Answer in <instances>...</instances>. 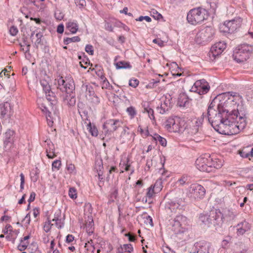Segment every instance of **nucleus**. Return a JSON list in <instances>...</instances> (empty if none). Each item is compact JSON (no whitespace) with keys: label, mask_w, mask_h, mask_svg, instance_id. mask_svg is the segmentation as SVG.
<instances>
[{"label":"nucleus","mask_w":253,"mask_h":253,"mask_svg":"<svg viewBox=\"0 0 253 253\" xmlns=\"http://www.w3.org/2000/svg\"><path fill=\"white\" fill-rule=\"evenodd\" d=\"M242 100V97L236 93L225 92L222 94V99L220 100L218 105L222 110V113L226 116L233 114L239 115L243 113L239 112L238 109L239 102Z\"/></svg>","instance_id":"1"},{"label":"nucleus","mask_w":253,"mask_h":253,"mask_svg":"<svg viewBox=\"0 0 253 253\" xmlns=\"http://www.w3.org/2000/svg\"><path fill=\"white\" fill-rule=\"evenodd\" d=\"M199 219L204 225L208 227L213 225L218 227L222 225L221 212L219 210H212L207 213H202Z\"/></svg>","instance_id":"2"},{"label":"nucleus","mask_w":253,"mask_h":253,"mask_svg":"<svg viewBox=\"0 0 253 253\" xmlns=\"http://www.w3.org/2000/svg\"><path fill=\"white\" fill-rule=\"evenodd\" d=\"M234 121L229 123V135H234L243 130L247 126V118L245 114H231Z\"/></svg>","instance_id":"3"},{"label":"nucleus","mask_w":253,"mask_h":253,"mask_svg":"<svg viewBox=\"0 0 253 253\" xmlns=\"http://www.w3.org/2000/svg\"><path fill=\"white\" fill-rule=\"evenodd\" d=\"M253 52V45L244 43L239 45L233 51V58L238 63L246 61Z\"/></svg>","instance_id":"4"},{"label":"nucleus","mask_w":253,"mask_h":253,"mask_svg":"<svg viewBox=\"0 0 253 253\" xmlns=\"http://www.w3.org/2000/svg\"><path fill=\"white\" fill-rule=\"evenodd\" d=\"M208 17L206 9L200 7L194 8L189 11L187 15L188 22L192 25L200 23Z\"/></svg>","instance_id":"5"},{"label":"nucleus","mask_w":253,"mask_h":253,"mask_svg":"<svg viewBox=\"0 0 253 253\" xmlns=\"http://www.w3.org/2000/svg\"><path fill=\"white\" fill-rule=\"evenodd\" d=\"M166 127L170 132H180L186 128V122L178 117L169 118L166 122Z\"/></svg>","instance_id":"6"},{"label":"nucleus","mask_w":253,"mask_h":253,"mask_svg":"<svg viewBox=\"0 0 253 253\" xmlns=\"http://www.w3.org/2000/svg\"><path fill=\"white\" fill-rule=\"evenodd\" d=\"M215 34V30L212 27H206L197 34L195 41L198 44L206 43L213 39Z\"/></svg>","instance_id":"7"},{"label":"nucleus","mask_w":253,"mask_h":253,"mask_svg":"<svg viewBox=\"0 0 253 253\" xmlns=\"http://www.w3.org/2000/svg\"><path fill=\"white\" fill-rule=\"evenodd\" d=\"M232 121H234V118L232 115H225L221 119L214 122L215 124L212 127L219 133L229 135V123Z\"/></svg>","instance_id":"8"},{"label":"nucleus","mask_w":253,"mask_h":253,"mask_svg":"<svg viewBox=\"0 0 253 253\" xmlns=\"http://www.w3.org/2000/svg\"><path fill=\"white\" fill-rule=\"evenodd\" d=\"M215 103L214 101H212L208 109V120L212 126L215 124L214 122L221 119L225 116V114L222 113V110L219 105L218 104L215 105Z\"/></svg>","instance_id":"9"},{"label":"nucleus","mask_w":253,"mask_h":253,"mask_svg":"<svg viewBox=\"0 0 253 253\" xmlns=\"http://www.w3.org/2000/svg\"><path fill=\"white\" fill-rule=\"evenodd\" d=\"M242 20L239 17L228 20L220 25V31L224 33H233L241 25Z\"/></svg>","instance_id":"10"},{"label":"nucleus","mask_w":253,"mask_h":253,"mask_svg":"<svg viewBox=\"0 0 253 253\" xmlns=\"http://www.w3.org/2000/svg\"><path fill=\"white\" fill-rule=\"evenodd\" d=\"M186 223V217L182 215H178L170 222L171 229L175 234L183 232Z\"/></svg>","instance_id":"11"},{"label":"nucleus","mask_w":253,"mask_h":253,"mask_svg":"<svg viewBox=\"0 0 253 253\" xmlns=\"http://www.w3.org/2000/svg\"><path fill=\"white\" fill-rule=\"evenodd\" d=\"M190 197L195 199H202L206 194V189L201 185L198 183L192 184L188 189Z\"/></svg>","instance_id":"12"},{"label":"nucleus","mask_w":253,"mask_h":253,"mask_svg":"<svg viewBox=\"0 0 253 253\" xmlns=\"http://www.w3.org/2000/svg\"><path fill=\"white\" fill-rule=\"evenodd\" d=\"M16 140V133L12 129H7L3 135V147L6 150H9L14 146Z\"/></svg>","instance_id":"13"},{"label":"nucleus","mask_w":253,"mask_h":253,"mask_svg":"<svg viewBox=\"0 0 253 253\" xmlns=\"http://www.w3.org/2000/svg\"><path fill=\"white\" fill-rule=\"evenodd\" d=\"M210 88L209 83L205 79H202L196 81L190 90L201 95L207 93Z\"/></svg>","instance_id":"14"},{"label":"nucleus","mask_w":253,"mask_h":253,"mask_svg":"<svg viewBox=\"0 0 253 253\" xmlns=\"http://www.w3.org/2000/svg\"><path fill=\"white\" fill-rule=\"evenodd\" d=\"M122 124V122L119 120L110 119L104 123L103 128L106 133H110L116 130Z\"/></svg>","instance_id":"15"},{"label":"nucleus","mask_w":253,"mask_h":253,"mask_svg":"<svg viewBox=\"0 0 253 253\" xmlns=\"http://www.w3.org/2000/svg\"><path fill=\"white\" fill-rule=\"evenodd\" d=\"M202 123V118H195L188 123V125L186 126L185 130L191 135L196 134L198 132Z\"/></svg>","instance_id":"16"},{"label":"nucleus","mask_w":253,"mask_h":253,"mask_svg":"<svg viewBox=\"0 0 253 253\" xmlns=\"http://www.w3.org/2000/svg\"><path fill=\"white\" fill-rule=\"evenodd\" d=\"M196 168L201 171L210 172L211 168L209 165V156L200 157L195 162Z\"/></svg>","instance_id":"17"},{"label":"nucleus","mask_w":253,"mask_h":253,"mask_svg":"<svg viewBox=\"0 0 253 253\" xmlns=\"http://www.w3.org/2000/svg\"><path fill=\"white\" fill-rule=\"evenodd\" d=\"M226 47V43L224 42H219L214 43L211 47L210 56L215 58L221 54Z\"/></svg>","instance_id":"18"},{"label":"nucleus","mask_w":253,"mask_h":253,"mask_svg":"<svg viewBox=\"0 0 253 253\" xmlns=\"http://www.w3.org/2000/svg\"><path fill=\"white\" fill-rule=\"evenodd\" d=\"M2 232L6 235L5 238L7 241L14 243L17 237L19 231L14 230L10 224H7L3 229Z\"/></svg>","instance_id":"19"},{"label":"nucleus","mask_w":253,"mask_h":253,"mask_svg":"<svg viewBox=\"0 0 253 253\" xmlns=\"http://www.w3.org/2000/svg\"><path fill=\"white\" fill-rule=\"evenodd\" d=\"M13 113L12 107L8 102L4 103L0 108L1 118L5 120H9L13 116Z\"/></svg>","instance_id":"20"},{"label":"nucleus","mask_w":253,"mask_h":253,"mask_svg":"<svg viewBox=\"0 0 253 253\" xmlns=\"http://www.w3.org/2000/svg\"><path fill=\"white\" fill-rule=\"evenodd\" d=\"M237 215V211L232 209H225L223 213L221 212V219L222 223L224 221L229 222L234 220Z\"/></svg>","instance_id":"21"},{"label":"nucleus","mask_w":253,"mask_h":253,"mask_svg":"<svg viewBox=\"0 0 253 253\" xmlns=\"http://www.w3.org/2000/svg\"><path fill=\"white\" fill-rule=\"evenodd\" d=\"M184 201L182 198L176 199L173 201L168 203L166 208H168L172 212L175 211L178 209H180L183 206Z\"/></svg>","instance_id":"22"},{"label":"nucleus","mask_w":253,"mask_h":253,"mask_svg":"<svg viewBox=\"0 0 253 253\" xmlns=\"http://www.w3.org/2000/svg\"><path fill=\"white\" fill-rule=\"evenodd\" d=\"M223 161L222 159L213 158L209 156V165L211 168L210 172L214 171L215 169H218L222 167Z\"/></svg>","instance_id":"23"},{"label":"nucleus","mask_w":253,"mask_h":253,"mask_svg":"<svg viewBox=\"0 0 253 253\" xmlns=\"http://www.w3.org/2000/svg\"><path fill=\"white\" fill-rule=\"evenodd\" d=\"M64 88L66 94L74 92L75 88V84L73 78L70 76L66 77L64 80Z\"/></svg>","instance_id":"24"},{"label":"nucleus","mask_w":253,"mask_h":253,"mask_svg":"<svg viewBox=\"0 0 253 253\" xmlns=\"http://www.w3.org/2000/svg\"><path fill=\"white\" fill-rule=\"evenodd\" d=\"M171 107V102L166 98L162 99V102L160 107H157L158 111L162 114L166 113Z\"/></svg>","instance_id":"25"},{"label":"nucleus","mask_w":253,"mask_h":253,"mask_svg":"<svg viewBox=\"0 0 253 253\" xmlns=\"http://www.w3.org/2000/svg\"><path fill=\"white\" fill-rule=\"evenodd\" d=\"M37 101L39 107L41 111L45 114L46 118H47V117H50L51 113L48 111V109L46 106V103H48V101L46 99H43L41 98L38 99ZM47 119L48 120V119Z\"/></svg>","instance_id":"26"},{"label":"nucleus","mask_w":253,"mask_h":253,"mask_svg":"<svg viewBox=\"0 0 253 253\" xmlns=\"http://www.w3.org/2000/svg\"><path fill=\"white\" fill-rule=\"evenodd\" d=\"M197 253H209V245L206 242H197L195 244Z\"/></svg>","instance_id":"27"},{"label":"nucleus","mask_w":253,"mask_h":253,"mask_svg":"<svg viewBox=\"0 0 253 253\" xmlns=\"http://www.w3.org/2000/svg\"><path fill=\"white\" fill-rule=\"evenodd\" d=\"M237 234L238 235H243L246 231L250 229V225L246 221L242 222L237 225Z\"/></svg>","instance_id":"28"},{"label":"nucleus","mask_w":253,"mask_h":253,"mask_svg":"<svg viewBox=\"0 0 253 253\" xmlns=\"http://www.w3.org/2000/svg\"><path fill=\"white\" fill-rule=\"evenodd\" d=\"M82 90L84 92V95L87 100L90 99V97L94 94L93 88L90 85L83 84L82 86Z\"/></svg>","instance_id":"29"},{"label":"nucleus","mask_w":253,"mask_h":253,"mask_svg":"<svg viewBox=\"0 0 253 253\" xmlns=\"http://www.w3.org/2000/svg\"><path fill=\"white\" fill-rule=\"evenodd\" d=\"M120 167L122 172L129 170L130 164L128 157H125L124 159H122L120 163Z\"/></svg>","instance_id":"30"},{"label":"nucleus","mask_w":253,"mask_h":253,"mask_svg":"<svg viewBox=\"0 0 253 253\" xmlns=\"http://www.w3.org/2000/svg\"><path fill=\"white\" fill-rule=\"evenodd\" d=\"M30 235H27L21 239L20 242L18 245V249L22 252L26 249L29 244V239L30 238Z\"/></svg>","instance_id":"31"},{"label":"nucleus","mask_w":253,"mask_h":253,"mask_svg":"<svg viewBox=\"0 0 253 253\" xmlns=\"http://www.w3.org/2000/svg\"><path fill=\"white\" fill-rule=\"evenodd\" d=\"M49 81V79L46 75H44V77L40 80L41 84L42 86L43 89L45 92L49 91L50 89Z\"/></svg>","instance_id":"32"},{"label":"nucleus","mask_w":253,"mask_h":253,"mask_svg":"<svg viewBox=\"0 0 253 253\" xmlns=\"http://www.w3.org/2000/svg\"><path fill=\"white\" fill-rule=\"evenodd\" d=\"M86 232L90 235L92 233L94 229V222L91 216H88V221L85 224Z\"/></svg>","instance_id":"33"},{"label":"nucleus","mask_w":253,"mask_h":253,"mask_svg":"<svg viewBox=\"0 0 253 253\" xmlns=\"http://www.w3.org/2000/svg\"><path fill=\"white\" fill-rule=\"evenodd\" d=\"M66 28L71 34H75L79 29L78 25L74 22H69L67 23Z\"/></svg>","instance_id":"34"},{"label":"nucleus","mask_w":253,"mask_h":253,"mask_svg":"<svg viewBox=\"0 0 253 253\" xmlns=\"http://www.w3.org/2000/svg\"><path fill=\"white\" fill-rule=\"evenodd\" d=\"M133 247L130 244H124L118 249V253H123L124 252L130 253L133 252Z\"/></svg>","instance_id":"35"},{"label":"nucleus","mask_w":253,"mask_h":253,"mask_svg":"<svg viewBox=\"0 0 253 253\" xmlns=\"http://www.w3.org/2000/svg\"><path fill=\"white\" fill-rule=\"evenodd\" d=\"M67 100V104L69 106H73L76 103V98L75 97V93L74 92L71 93L66 94L64 101Z\"/></svg>","instance_id":"36"},{"label":"nucleus","mask_w":253,"mask_h":253,"mask_svg":"<svg viewBox=\"0 0 253 253\" xmlns=\"http://www.w3.org/2000/svg\"><path fill=\"white\" fill-rule=\"evenodd\" d=\"M87 129L92 136H97L98 135V130L94 126H92L90 122L87 125Z\"/></svg>","instance_id":"37"},{"label":"nucleus","mask_w":253,"mask_h":253,"mask_svg":"<svg viewBox=\"0 0 253 253\" xmlns=\"http://www.w3.org/2000/svg\"><path fill=\"white\" fill-rule=\"evenodd\" d=\"M117 69L130 68V64L126 61H119L115 64Z\"/></svg>","instance_id":"38"},{"label":"nucleus","mask_w":253,"mask_h":253,"mask_svg":"<svg viewBox=\"0 0 253 253\" xmlns=\"http://www.w3.org/2000/svg\"><path fill=\"white\" fill-rule=\"evenodd\" d=\"M53 145L52 144L48 145V148H46V155L49 159H52L56 156L53 150Z\"/></svg>","instance_id":"39"},{"label":"nucleus","mask_w":253,"mask_h":253,"mask_svg":"<svg viewBox=\"0 0 253 253\" xmlns=\"http://www.w3.org/2000/svg\"><path fill=\"white\" fill-rule=\"evenodd\" d=\"M153 139L157 141H159L160 144L163 146H166L167 145V140L165 138L162 137L158 134H154L153 136Z\"/></svg>","instance_id":"40"},{"label":"nucleus","mask_w":253,"mask_h":253,"mask_svg":"<svg viewBox=\"0 0 253 253\" xmlns=\"http://www.w3.org/2000/svg\"><path fill=\"white\" fill-rule=\"evenodd\" d=\"M55 84L57 85V87L61 90L63 88V78L62 76H58L55 80Z\"/></svg>","instance_id":"41"},{"label":"nucleus","mask_w":253,"mask_h":253,"mask_svg":"<svg viewBox=\"0 0 253 253\" xmlns=\"http://www.w3.org/2000/svg\"><path fill=\"white\" fill-rule=\"evenodd\" d=\"M126 112L130 116L131 119L133 118L136 115V111L135 108L133 106H130L126 109Z\"/></svg>","instance_id":"42"},{"label":"nucleus","mask_w":253,"mask_h":253,"mask_svg":"<svg viewBox=\"0 0 253 253\" xmlns=\"http://www.w3.org/2000/svg\"><path fill=\"white\" fill-rule=\"evenodd\" d=\"M52 225L53 224H51V221L47 220L43 223V229L45 232L48 233L50 231Z\"/></svg>","instance_id":"43"},{"label":"nucleus","mask_w":253,"mask_h":253,"mask_svg":"<svg viewBox=\"0 0 253 253\" xmlns=\"http://www.w3.org/2000/svg\"><path fill=\"white\" fill-rule=\"evenodd\" d=\"M153 187L155 188V192H160L163 188L162 180L161 179L157 180Z\"/></svg>","instance_id":"44"},{"label":"nucleus","mask_w":253,"mask_h":253,"mask_svg":"<svg viewBox=\"0 0 253 253\" xmlns=\"http://www.w3.org/2000/svg\"><path fill=\"white\" fill-rule=\"evenodd\" d=\"M147 190L148 191L146 193V196L148 198H151L155 195V194L158 193V192H155V189L153 187V185H151L150 187H149Z\"/></svg>","instance_id":"45"},{"label":"nucleus","mask_w":253,"mask_h":253,"mask_svg":"<svg viewBox=\"0 0 253 253\" xmlns=\"http://www.w3.org/2000/svg\"><path fill=\"white\" fill-rule=\"evenodd\" d=\"M128 129V128L127 127H124L120 135L124 142L128 139V137L129 136V133L127 132Z\"/></svg>","instance_id":"46"},{"label":"nucleus","mask_w":253,"mask_h":253,"mask_svg":"<svg viewBox=\"0 0 253 253\" xmlns=\"http://www.w3.org/2000/svg\"><path fill=\"white\" fill-rule=\"evenodd\" d=\"M84 248H86V253H94L95 248L89 242L85 243Z\"/></svg>","instance_id":"47"},{"label":"nucleus","mask_w":253,"mask_h":253,"mask_svg":"<svg viewBox=\"0 0 253 253\" xmlns=\"http://www.w3.org/2000/svg\"><path fill=\"white\" fill-rule=\"evenodd\" d=\"M95 169L98 171V175L99 178L102 176L103 172L102 169H103V165L101 162H98V164L96 163Z\"/></svg>","instance_id":"48"},{"label":"nucleus","mask_w":253,"mask_h":253,"mask_svg":"<svg viewBox=\"0 0 253 253\" xmlns=\"http://www.w3.org/2000/svg\"><path fill=\"white\" fill-rule=\"evenodd\" d=\"M62 165L61 161L59 160L54 161L52 164V169L54 170H58Z\"/></svg>","instance_id":"49"},{"label":"nucleus","mask_w":253,"mask_h":253,"mask_svg":"<svg viewBox=\"0 0 253 253\" xmlns=\"http://www.w3.org/2000/svg\"><path fill=\"white\" fill-rule=\"evenodd\" d=\"M69 196L73 199H76L77 198L76 190L74 188H70L69 190Z\"/></svg>","instance_id":"50"},{"label":"nucleus","mask_w":253,"mask_h":253,"mask_svg":"<svg viewBox=\"0 0 253 253\" xmlns=\"http://www.w3.org/2000/svg\"><path fill=\"white\" fill-rule=\"evenodd\" d=\"M21 47L23 51L26 53L30 50V44L24 42L23 44H21Z\"/></svg>","instance_id":"51"},{"label":"nucleus","mask_w":253,"mask_h":253,"mask_svg":"<svg viewBox=\"0 0 253 253\" xmlns=\"http://www.w3.org/2000/svg\"><path fill=\"white\" fill-rule=\"evenodd\" d=\"M81 40L80 38L78 36H75L71 38H67L66 40H64V41H65L67 43H68L70 42H80Z\"/></svg>","instance_id":"52"},{"label":"nucleus","mask_w":253,"mask_h":253,"mask_svg":"<svg viewBox=\"0 0 253 253\" xmlns=\"http://www.w3.org/2000/svg\"><path fill=\"white\" fill-rule=\"evenodd\" d=\"M53 221H54L56 227L58 229H60L62 226V222L61 219H58V218L55 217L53 219Z\"/></svg>","instance_id":"53"},{"label":"nucleus","mask_w":253,"mask_h":253,"mask_svg":"<svg viewBox=\"0 0 253 253\" xmlns=\"http://www.w3.org/2000/svg\"><path fill=\"white\" fill-rule=\"evenodd\" d=\"M188 179V177L186 175H183L180 178L177 180V183L180 185H183L186 183Z\"/></svg>","instance_id":"54"},{"label":"nucleus","mask_w":253,"mask_h":253,"mask_svg":"<svg viewBox=\"0 0 253 253\" xmlns=\"http://www.w3.org/2000/svg\"><path fill=\"white\" fill-rule=\"evenodd\" d=\"M88 100L90 101L91 102L94 104H98L100 102V99L99 97L96 96L95 94L93 95V96L90 97V99Z\"/></svg>","instance_id":"55"},{"label":"nucleus","mask_w":253,"mask_h":253,"mask_svg":"<svg viewBox=\"0 0 253 253\" xmlns=\"http://www.w3.org/2000/svg\"><path fill=\"white\" fill-rule=\"evenodd\" d=\"M145 110L148 113V114L149 116V118L151 119H154L155 117H154V111L152 109L148 107V108H145Z\"/></svg>","instance_id":"56"},{"label":"nucleus","mask_w":253,"mask_h":253,"mask_svg":"<svg viewBox=\"0 0 253 253\" xmlns=\"http://www.w3.org/2000/svg\"><path fill=\"white\" fill-rule=\"evenodd\" d=\"M85 51L89 54L90 55H93L94 51L93 49V46L90 44H87L85 47Z\"/></svg>","instance_id":"57"},{"label":"nucleus","mask_w":253,"mask_h":253,"mask_svg":"<svg viewBox=\"0 0 253 253\" xmlns=\"http://www.w3.org/2000/svg\"><path fill=\"white\" fill-rule=\"evenodd\" d=\"M55 17L57 20L60 21L63 19V14L59 10H56L55 12Z\"/></svg>","instance_id":"58"},{"label":"nucleus","mask_w":253,"mask_h":253,"mask_svg":"<svg viewBox=\"0 0 253 253\" xmlns=\"http://www.w3.org/2000/svg\"><path fill=\"white\" fill-rule=\"evenodd\" d=\"M66 169L69 173H73L75 170V167L74 165L72 164H67Z\"/></svg>","instance_id":"59"},{"label":"nucleus","mask_w":253,"mask_h":253,"mask_svg":"<svg viewBox=\"0 0 253 253\" xmlns=\"http://www.w3.org/2000/svg\"><path fill=\"white\" fill-rule=\"evenodd\" d=\"M20 191H22L24 189V183H25V177L23 173H21L20 174Z\"/></svg>","instance_id":"60"},{"label":"nucleus","mask_w":253,"mask_h":253,"mask_svg":"<svg viewBox=\"0 0 253 253\" xmlns=\"http://www.w3.org/2000/svg\"><path fill=\"white\" fill-rule=\"evenodd\" d=\"M138 84L139 81L136 79H131L129 82V85L133 87H136L138 85Z\"/></svg>","instance_id":"61"},{"label":"nucleus","mask_w":253,"mask_h":253,"mask_svg":"<svg viewBox=\"0 0 253 253\" xmlns=\"http://www.w3.org/2000/svg\"><path fill=\"white\" fill-rule=\"evenodd\" d=\"M151 13H152L153 16L157 19H160V18H162V16L161 14L159 13L156 10L152 9L151 10Z\"/></svg>","instance_id":"62"},{"label":"nucleus","mask_w":253,"mask_h":253,"mask_svg":"<svg viewBox=\"0 0 253 253\" xmlns=\"http://www.w3.org/2000/svg\"><path fill=\"white\" fill-rule=\"evenodd\" d=\"M96 74L98 77L100 78L101 81L102 80L105 79V77L104 76L103 72L102 70L98 69V70L96 71Z\"/></svg>","instance_id":"63"},{"label":"nucleus","mask_w":253,"mask_h":253,"mask_svg":"<svg viewBox=\"0 0 253 253\" xmlns=\"http://www.w3.org/2000/svg\"><path fill=\"white\" fill-rule=\"evenodd\" d=\"M18 32L17 28L15 26H12L9 29L10 34L13 36H15Z\"/></svg>","instance_id":"64"}]
</instances>
